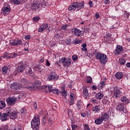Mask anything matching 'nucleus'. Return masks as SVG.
Listing matches in <instances>:
<instances>
[{
  "mask_svg": "<svg viewBox=\"0 0 130 130\" xmlns=\"http://www.w3.org/2000/svg\"><path fill=\"white\" fill-rule=\"evenodd\" d=\"M84 6L85 2H74L69 6L68 10L69 12H75L77 9V11H80L81 9H84Z\"/></svg>",
  "mask_w": 130,
  "mask_h": 130,
  "instance_id": "obj_1",
  "label": "nucleus"
},
{
  "mask_svg": "<svg viewBox=\"0 0 130 130\" xmlns=\"http://www.w3.org/2000/svg\"><path fill=\"white\" fill-rule=\"evenodd\" d=\"M93 55H95L96 59H99L102 64H104L107 62L108 60V58L106 54L103 53H99L97 51H94L93 52Z\"/></svg>",
  "mask_w": 130,
  "mask_h": 130,
  "instance_id": "obj_2",
  "label": "nucleus"
},
{
  "mask_svg": "<svg viewBox=\"0 0 130 130\" xmlns=\"http://www.w3.org/2000/svg\"><path fill=\"white\" fill-rule=\"evenodd\" d=\"M40 119L38 117H34L31 121V126L34 130L39 129Z\"/></svg>",
  "mask_w": 130,
  "mask_h": 130,
  "instance_id": "obj_3",
  "label": "nucleus"
},
{
  "mask_svg": "<svg viewBox=\"0 0 130 130\" xmlns=\"http://www.w3.org/2000/svg\"><path fill=\"white\" fill-rule=\"evenodd\" d=\"M17 101V98L15 96L8 97L6 99V102L8 106H14L16 104Z\"/></svg>",
  "mask_w": 130,
  "mask_h": 130,
  "instance_id": "obj_4",
  "label": "nucleus"
},
{
  "mask_svg": "<svg viewBox=\"0 0 130 130\" xmlns=\"http://www.w3.org/2000/svg\"><path fill=\"white\" fill-rule=\"evenodd\" d=\"M60 62H61L64 67H69L72 63V60L70 58H66V57H62L59 59Z\"/></svg>",
  "mask_w": 130,
  "mask_h": 130,
  "instance_id": "obj_5",
  "label": "nucleus"
},
{
  "mask_svg": "<svg viewBox=\"0 0 130 130\" xmlns=\"http://www.w3.org/2000/svg\"><path fill=\"white\" fill-rule=\"evenodd\" d=\"M71 32L73 34H74L75 36H77V37H80L81 36H83L84 35L83 31L80 30V29L77 28H74L71 29Z\"/></svg>",
  "mask_w": 130,
  "mask_h": 130,
  "instance_id": "obj_6",
  "label": "nucleus"
},
{
  "mask_svg": "<svg viewBox=\"0 0 130 130\" xmlns=\"http://www.w3.org/2000/svg\"><path fill=\"white\" fill-rule=\"evenodd\" d=\"M122 51H123L122 46L117 45L115 50L114 51V54H115V55H119L122 53Z\"/></svg>",
  "mask_w": 130,
  "mask_h": 130,
  "instance_id": "obj_7",
  "label": "nucleus"
},
{
  "mask_svg": "<svg viewBox=\"0 0 130 130\" xmlns=\"http://www.w3.org/2000/svg\"><path fill=\"white\" fill-rule=\"evenodd\" d=\"M21 88H22V85L17 82H14L11 85V88L13 90H20Z\"/></svg>",
  "mask_w": 130,
  "mask_h": 130,
  "instance_id": "obj_8",
  "label": "nucleus"
},
{
  "mask_svg": "<svg viewBox=\"0 0 130 130\" xmlns=\"http://www.w3.org/2000/svg\"><path fill=\"white\" fill-rule=\"evenodd\" d=\"M57 75L55 72H51L48 76L49 81H55L57 80Z\"/></svg>",
  "mask_w": 130,
  "mask_h": 130,
  "instance_id": "obj_9",
  "label": "nucleus"
},
{
  "mask_svg": "<svg viewBox=\"0 0 130 130\" xmlns=\"http://www.w3.org/2000/svg\"><path fill=\"white\" fill-rule=\"evenodd\" d=\"M116 109L118 111H121V112H123V113H126L127 111L126 109L124 108V106L122 105V104H120L118 106H116Z\"/></svg>",
  "mask_w": 130,
  "mask_h": 130,
  "instance_id": "obj_10",
  "label": "nucleus"
},
{
  "mask_svg": "<svg viewBox=\"0 0 130 130\" xmlns=\"http://www.w3.org/2000/svg\"><path fill=\"white\" fill-rule=\"evenodd\" d=\"M83 97L87 100L90 99V94H89V91L86 87H84L83 89Z\"/></svg>",
  "mask_w": 130,
  "mask_h": 130,
  "instance_id": "obj_11",
  "label": "nucleus"
},
{
  "mask_svg": "<svg viewBox=\"0 0 130 130\" xmlns=\"http://www.w3.org/2000/svg\"><path fill=\"white\" fill-rule=\"evenodd\" d=\"M121 88H118L115 90L114 97L115 98H119L120 96H121Z\"/></svg>",
  "mask_w": 130,
  "mask_h": 130,
  "instance_id": "obj_12",
  "label": "nucleus"
},
{
  "mask_svg": "<svg viewBox=\"0 0 130 130\" xmlns=\"http://www.w3.org/2000/svg\"><path fill=\"white\" fill-rule=\"evenodd\" d=\"M2 12L3 14H6V15H9L11 13V7L8 6L7 7H3L2 8Z\"/></svg>",
  "mask_w": 130,
  "mask_h": 130,
  "instance_id": "obj_13",
  "label": "nucleus"
},
{
  "mask_svg": "<svg viewBox=\"0 0 130 130\" xmlns=\"http://www.w3.org/2000/svg\"><path fill=\"white\" fill-rule=\"evenodd\" d=\"M17 70L18 73H23V72H24L25 70V68H24V64L23 63L20 62L18 64V67Z\"/></svg>",
  "mask_w": 130,
  "mask_h": 130,
  "instance_id": "obj_14",
  "label": "nucleus"
},
{
  "mask_svg": "<svg viewBox=\"0 0 130 130\" xmlns=\"http://www.w3.org/2000/svg\"><path fill=\"white\" fill-rule=\"evenodd\" d=\"M107 80V78H104V79H102L100 84L98 85L99 87L101 89L102 88H104V87H105V85H106Z\"/></svg>",
  "mask_w": 130,
  "mask_h": 130,
  "instance_id": "obj_15",
  "label": "nucleus"
},
{
  "mask_svg": "<svg viewBox=\"0 0 130 130\" xmlns=\"http://www.w3.org/2000/svg\"><path fill=\"white\" fill-rule=\"evenodd\" d=\"M48 27V24L47 23H45L41 25L40 27L39 28L38 31L39 32H43L44 30L47 29Z\"/></svg>",
  "mask_w": 130,
  "mask_h": 130,
  "instance_id": "obj_16",
  "label": "nucleus"
},
{
  "mask_svg": "<svg viewBox=\"0 0 130 130\" xmlns=\"http://www.w3.org/2000/svg\"><path fill=\"white\" fill-rule=\"evenodd\" d=\"M8 115L6 113H0V119L2 121H6L8 118Z\"/></svg>",
  "mask_w": 130,
  "mask_h": 130,
  "instance_id": "obj_17",
  "label": "nucleus"
},
{
  "mask_svg": "<svg viewBox=\"0 0 130 130\" xmlns=\"http://www.w3.org/2000/svg\"><path fill=\"white\" fill-rule=\"evenodd\" d=\"M95 98L96 99H99V100H101L102 98H103V96L104 95H103V91H100L98 93L95 94Z\"/></svg>",
  "mask_w": 130,
  "mask_h": 130,
  "instance_id": "obj_18",
  "label": "nucleus"
},
{
  "mask_svg": "<svg viewBox=\"0 0 130 130\" xmlns=\"http://www.w3.org/2000/svg\"><path fill=\"white\" fill-rule=\"evenodd\" d=\"M40 7V4L38 3H35L31 6V10H33V11H36V9H39Z\"/></svg>",
  "mask_w": 130,
  "mask_h": 130,
  "instance_id": "obj_19",
  "label": "nucleus"
},
{
  "mask_svg": "<svg viewBox=\"0 0 130 130\" xmlns=\"http://www.w3.org/2000/svg\"><path fill=\"white\" fill-rule=\"evenodd\" d=\"M8 116H10L11 119H16L17 117V112L13 111Z\"/></svg>",
  "mask_w": 130,
  "mask_h": 130,
  "instance_id": "obj_20",
  "label": "nucleus"
},
{
  "mask_svg": "<svg viewBox=\"0 0 130 130\" xmlns=\"http://www.w3.org/2000/svg\"><path fill=\"white\" fill-rule=\"evenodd\" d=\"M106 38L107 42H108L109 44L114 43V40L113 39V38L111 37L110 35H107Z\"/></svg>",
  "mask_w": 130,
  "mask_h": 130,
  "instance_id": "obj_21",
  "label": "nucleus"
},
{
  "mask_svg": "<svg viewBox=\"0 0 130 130\" xmlns=\"http://www.w3.org/2000/svg\"><path fill=\"white\" fill-rule=\"evenodd\" d=\"M103 121H107V120L109 118V116L107 113H105L102 115V116L101 117Z\"/></svg>",
  "mask_w": 130,
  "mask_h": 130,
  "instance_id": "obj_22",
  "label": "nucleus"
},
{
  "mask_svg": "<svg viewBox=\"0 0 130 130\" xmlns=\"http://www.w3.org/2000/svg\"><path fill=\"white\" fill-rule=\"evenodd\" d=\"M115 77L117 80H120L123 77V74L122 72H118L115 75Z\"/></svg>",
  "mask_w": 130,
  "mask_h": 130,
  "instance_id": "obj_23",
  "label": "nucleus"
},
{
  "mask_svg": "<svg viewBox=\"0 0 130 130\" xmlns=\"http://www.w3.org/2000/svg\"><path fill=\"white\" fill-rule=\"evenodd\" d=\"M102 122H103V120L101 117L97 118L94 121V123H95V124H101Z\"/></svg>",
  "mask_w": 130,
  "mask_h": 130,
  "instance_id": "obj_24",
  "label": "nucleus"
},
{
  "mask_svg": "<svg viewBox=\"0 0 130 130\" xmlns=\"http://www.w3.org/2000/svg\"><path fill=\"white\" fill-rule=\"evenodd\" d=\"M9 68L8 67L5 66L2 68V73L4 74V75H7V74H9Z\"/></svg>",
  "mask_w": 130,
  "mask_h": 130,
  "instance_id": "obj_25",
  "label": "nucleus"
},
{
  "mask_svg": "<svg viewBox=\"0 0 130 130\" xmlns=\"http://www.w3.org/2000/svg\"><path fill=\"white\" fill-rule=\"evenodd\" d=\"M13 110H12V108L11 107H8L6 108V113H5V114H7V116H9V115H10L12 112Z\"/></svg>",
  "mask_w": 130,
  "mask_h": 130,
  "instance_id": "obj_26",
  "label": "nucleus"
},
{
  "mask_svg": "<svg viewBox=\"0 0 130 130\" xmlns=\"http://www.w3.org/2000/svg\"><path fill=\"white\" fill-rule=\"evenodd\" d=\"M92 111H95L97 113L100 112V109L99 108V106H95L94 107H93Z\"/></svg>",
  "mask_w": 130,
  "mask_h": 130,
  "instance_id": "obj_27",
  "label": "nucleus"
},
{
  "mask_svg": "<svg viewBox=\"0 0 130 130\" xmlns=\"http://www.w3.org/2000/svg\"><path fill=\"white\" fill-rule=\"evenodd\" d=\"M6 107V102L4 101H0V109H3Z\"/></svg>",
  "mask_w": 130,
  "mask_h": 130,
  "instance_id": "obj_28",
  "label": "nucleus"
},
{
  "mask_svg": "<svg viewBox=\"0 0 130 130\" xmlns=\"http://www.w3.org/2000/svg\"><path fill=\"white\" fill-rule=\"evenodd\" d=\"M102 102L103 104H105V105H107V104H109V100H108V99L107 98H106V99H104L102 100Z\"/></svg>",
  "mask_w": 130,
  "mask_h": 130,
  "instance_id": "obj_29",
  "label": "nucleus"
},
{
  "mask_svg": "<svg viewBox=\"0 0 130 130\" xmlns=\"http://www.w3.org/2000/svg\"><path fill=\"white\" fill-rule=\"evenodd\" d=\"M125 59L123 58H120L119 59V63L121 66H123L125 63Z\"/></svg>",
  "mask_w": 130,
  "mask_h": 130,
  "instance_id": "obj_30",
  "label": "nucleus"
},
{
  "mask_svg": "<svg viewBox=\"0 0 130 130\" xmlns=\"http://www.w3.org/2000/svg\"><path fill=\"white\" fill-rule=\"evenodd\" d=\"M23 42L21 40H17L15 41V46H18V45H22Z\"/></svg>",
  "mask_w": 130,
  "mask_h": 130,
  "instance_id": "obj_31",
  "label": "nucleus"
},
{
  "mask_svg": "<svg viewBox=\"0 0 130 130\" xmlns=\"http://www.w3.org/2000/svg\"><path fill=\"white\" fill-rule=\"evenodd\" d=\"M82 50H83V51H87V44H86V43H84V44H83L82 45Z\"/></svg>",
  "mask_w": 130,
  "mask_h": 130,
  "instance_id": "obj_32",
  "label": "nucleus"
},
{
  "mask_svg": "<svg viewBox=\"0 0 130 130\" xmlns=\"http://www.w3.org/2000/svg\"><path fill=\"white\" fill-rule=\"evenodd\" d=\"M92 77H90V76H88L86 78V82L87 83V84H91L92 83Z\"/></svg>",
  "mask_w": 130,
  "mask_h": 130,
  "instance_id": "obj_33",
  "label": "nucleus"
},
{
  "mask_svg": "<svg viewBox=\"0 0 130 130\" xmlns=\"http://www.w3.org/2000/svg\"><path fill=\"white\" fill-rule=\"evenodd\" d=\"M45 88H46V91L47 92H51L52 91V85H50V86H46Z\"/></svg>",
  "mask_w": 130,
  "mask_h": 130,
  "instance_id": "obj_34",
  "label": "nucleus"
},
{
  "mask_svg": "<svg viewBox=\"0 0 130 130\" xmlns=\"http://www.w3.org/2000/svg\"><path fill=\"white\" fill-rule=\"evenodd\" d=\"M26 72L27 74H29V76H32V75H33V71H32V69L30 68L26 69Z\"/></svg>",
  "mask_w": 130,
  "mask_h": 130,
  "instance_id": "obj_35",
  "label": "nucleus"
},
{
  "mask_svg": "<svg viewBox=\"0 0 130 130\" xmlns=\"http://www.w3.org/2000/svg\"><path fill=\"white\" fill-rule=\"evenodd\" d=\"M15 43H16V41L14 40H11L9 42V44L10 45H11V46H16Z\"/></svg>",
  "mask_w": 130,
  "mask_h": 130,
  "instance_id": "obj_36",
  "label": "nucleus"
},
{
  "mask_svg": "<svg viewBox=\"0 0 130 130\" xmlns=\"http://www.w3.org/2000/svg\"><path fill=\"white\" fill-rule=\"evenodd\" d=\"M27 89L29 90L30 91H32L34 88H35V86L33 85V84L29 83V86H27Z\"/></svg>",
  "mask_w": 130,
  "mask_h": 130,
  "instance_id": "obj_37",
  "label": "nucleus"
},
{
  "mask_svg": "<svg viewBox=\"0 0 130 130\" xmlns=\"http://www.w3.org/2000/svg\"><path fill=\"white\" fill-rule=\"evenodd\" d=\"M60 92L61 93L62 96H64V97H66V96L68 95V93H67V92H68V91L67 90H64L62 89Z\"/></svg>",
  "mask_w": 130,
  "mask_h": 130,
  "instance_id": "obj_38",
  "label": "nucleus"
},
{
  "mask_svg": "<svg viewBox=\"0 0 130 130\" xmlns=\"http://www.w3.org/2000/svg\"><path fill=\"white\" fill-rule=\"evenodd\" d=\"M21 83H22V84H27L28 83V80L26 79L25 78H21L20 79Z\"/></svg>",
  "mask_w": 130,
  "mask_h": 130,
  "instance_id": "obj_39",
  "label": "nucleus"
},
{
  "mask_svg": "<svg viewBox=\"0 0 130 130\" xmlns=\"http://www.w3.org/2000/svg\"><path fill=\"white\" fill-rule=\"evenodd\" d=\"M123 16L124 18H126L127 19L129 17V13H127L126 11H124Z\"/></svg>",
  "mask_w": 130,
  "mask_h": 130,
  "instance_id": "obj_40",
  "label": "nucleus"
},
{
  "mask_svg": "<svg viewBox=\"0 0 130 130\" xmlns=\"http://www.w3.org/2000/svg\"><path fill=\"white\" fill-rule=\"evenodd\" d=\"M51 92H52L54 94H56L57 95H58V94H59V90L58 89H52Z\"/></svg>",
  "mask_w": 130,
  "mask_h": 130,
  "instance_id": "obj_41",
  "label": "nucleus"
},
{
  "mask_svg": "<svg viewBox=\"0 0 130 130\" xmlns=\"http://www.w3.org/2000/svg\"><path fill=\"white\" fill-rule=\"evenodd\" d=\"M12 2L15 5H20L21 4V0H12Z\"/></svg>",
  "mask_w": 130,
  "mask_h": 130,
  "instance_id": "obj_42",
  "label": "nucleus"
},
{
  "mask_svg": "<svg viewBox=\"0 0 130 130\" xmlns=\"http://www.w3.org/2000/svg\"><path fill=\"white\" fill-rule=\"evenodd\" d=\"M33 86H34V87H36V86L38 85H41V82L38 81H35L34 84H32Z\"/></svg>",
  "mask_w": 130,
  "mask_h": 130,
  "instance_id": "obj_43",
  "label": "nucleus"
},
{
  "mask_svg": "<svg viewBox=\"0 0 130 130\" xmlns=\"http://www.w3.org/2000/svg\"><path fill=\"white\" fill-rule=\"evenodd\" d=\"M47 119H48L49 124H51V123H52V120L51 119V117L48 116L47 117Z\"/></svg>",
  "mask_w": 130,
  "mask_h": 130,
  "instance_id": "obj_44",
  "label": "nucleus"
},
{
  "mask_svg": "<svg viewBox=\"0 0 130 130\" xmlns=\"http://www.w3.org/2000/svg\"><path fill=\"white\" fill-rule=\"evenodd\" d=\"M71 43H72V38L67 39L66 41V43H67L68 45H70L71 44Z\"/></svg>",
  "mask_w": 130,
  "mask_h": 130,
  "instance_id": "obj_45",
  "label": "nucleus"
},
{
  "mask_svg": "<svg viewBox=\"0 0 130 130\" xmlns=\"http://www.w3.org/2000/svg\"><path fill=\"white\" fill-rule=\"evenodd\" d=\"M20 113H21V114H25V113H27V110L25 109H22L20 110Z\"/></svg>",
  "mask_w": 130,
  "mask_h": 130,
  "instance_id": "obj_46",
  "label": "nucleus"
},
{
  "mask_svg": "<svg viewBox=\"0 0 130 130\" xmlns=\"http://www.w3.org/2000/svg\"><path fill=\"white\" fill-rule=\"evenodd\" d=\"M35 69H36L38 71H41V65H37L36 66H35Z\"/></svg>",
  "mask_w": 130,
  "mask_h": 130,
  "instance_id": "obj_47",
  "label": "nucleus"
},
{
  "mask_svg": "<svg viewBox=\"0 0 130 130\" xmlns=\"http://www.w3.org/2000/svg\"><path fill=\"white\" fill-rule=\"evenodd\" d=\"M70 100H75V94H74V93H71L70 95Z\"/></svg>",
  "mask_w": 130,
  "mask_h": 130,
  "instance_id": "obj_48",
  "label": "nucleus"
},
{
  "mask_svg": "<svg viewBox=\"0 0 130 130\" xmlns=\"http://www.w3.org/2000/svg\"><path fill=\"white\" fill-rule=\"evenodd\" d=\"M72 59L74 61H76L77 59H78V56L77 55H74L72 56Z\"/></svg>",
  "mask_w": 130,
  "mask_h": 130,
  "instance_id": "obj_49",
  "label": "nucleus"
},
{
  "mask_svg": "<svg viewBox=\"0 0 130 130\" xmlns=\"http://www.w3.org/2000/svg\"><path fill=\"white\" fill-rule=\"evenodd\" d=\"M40 19V17H39V16L35 17L33 18V21H34V22H37V21H38Z\"/></svg>",
  "mask_w": 130,
  "mask_h": 130,
  "instance_id": "obj_50",
  "label": "nucleus"
},
{
  "mask_svg": "<svg viewBox=\"0 0 130 130\" xmlns=\"http://www.w3.org/2000/svg\"><path fill=\"white\" fill-rule=\"evenodd\" d=\"M69 105H74V100H70L68 101Z\"/></svg>",
  "mask_w": 130,
  "mask_h": 130,
  "instance_id": "obj_51",
  "label": "nucleus"
},
{
  "mask_svg": "<svg viewBox=\"0 0 130 130\" xmlns=\"http://www.w3.org/2000/svg\"><path fill=\"white\" fill-rule=\"evenodd\" d=\"M17 56H18V54L16 53L11 54V58H14V57H17Z\"/></svg>",
  "mask_w": 130,
  "mask_h": 130,
  "instance_id": "obj_52",
  "label": "nucleus"
},
{
  "mask_svg": "<svg viewBox=\"0 0 130 130\" xmlns=\"http://www.w3.org/2000/svg\"><path fill=\"white\" fill-rule=\"evenodd\" d=\"M85 115H86L87 117H89V116H90V115H91V112H90V111H86Z\"/></svg>",
  "mask_w": 130,
  "mask_h": 130,
  "instance_id": "obj_53",
  "label": "nucleus"
},
{
  "mask_svg": "<svg viewBox=\"0 0 130 130\" xmlns=\"http://www.w3.org/2000/svg\"><path fill=\"white\" fill-rule=\"evenodd\" d=\"M84 127L85 130H90V127H89V126L86 124L84 125Z\"/></svg>",
  "mask_w": 130,
  "mask_h": 130,
  "instance_id": "obj_54",
  "label": "nucleus"
},
{
  "mask_svg": "<svg viewBox=\"0 0 130 130\" xmlns=\"http://www.w3.org/2000/svg\"><path fill=\"white\" fill-rule=\"evenodd\" d=\"M126 96H122L121 99V101H122V102H125V101H126Z\"/></svg>",
  "mask_w": 130,
  "mask_h": 130,
  "instance_id": "obj_55",
  "label": "nucleus"
},
{
  "mask_svg": "<svg viewBox=\"0 0 130 130\" xmlns=\"http://www.w3.org/2000/svg\"><path fill=\"white\" fill-rule=\"evenodd\" d=\"M4 58H7V59H10L12 57V56H8V55H5L3 56Z\"/></svg>",
  "mask_w": 130,
  "mask_h": 130,
  "instance_id": "obj_56",
  "label": "nucleus"
},
{
  "mask_svg": "<svg viewBox=\"0 0 130 130\" xmlns=\"http://www.w3.org/2000/svg\"><path fill=\"white\" fill-rule=\"evenodd\" d=\"M78 127V125L75 124H72V128L73 130H75Z\"/></svg>",
  "mask_w": 130,
  "mask_h": 130,
  "instance_id": "obj_57",
  "label": "nucleus"
},
{
  "mask_svg": "<svg viewBox=\"0 0 130 130\" xmlns=\"http://www.w3.org/2000/svg\"><path fill=\"white\" fill-rule=\"evenodd\" d=\"M68 114L69 115V116L72 115V110H71L70 109H68Z\"/></svg>",
  "mask_w": 130,
  "mask_h": 130,
  "instance_id": "obj_58",
  "label": "nucleus"
},
{
  "mask_svg": "<svg viewBox=\"0 0 130 130\" xmlns=\"http://www.w3.org/2000/svg\"><path fill=\"white\" fill-rule=\"evenodd\" d=\"M33 106L35 109H37V103L36 102L34 103Z\"/></svg>",
  "mask_w": 130,
  "mask_h": 130,
  "instance_id": "obj_59",
  "label": "nucleus"
},
{
  "mask_svg": "<svg viewBox=\"0 0 130 130\" xmlns=\"http://www.w3.org/2000/svg\"><path fill=\"white\" fill-rule=\"evenodd\" d=\"M109 3H110V0H105L104 2V4H105V5H108Z\"/></svg>",
  "mask_w": 130,
  "mask_h": 130,
  "instance_id": "obj_60",
  "label": "nucleus"
},
{
  "mask_svg": "<svg viewBox=\"0 0 130 130\" xmlns=\"http://www.w3.org/2000/svg\"><path fill=\"white\" fill-rule=\"evenodd\" d=\"M67 27H68V25H62L61 29L62 30H66V29H67Z\"/></svg>",
  "mask_w": 130,
  "mask_h": 130,
  "instance_id": "obj_61",
  "label": "nucleus"
},
{
  "mask_svg": "<svg viewBox=\"0 0 130 130\" xmlns=\"http://www.w3.org/2000/svg\"><path fill=\"white\" fill-rule=\"evenodd\" d=\"M89 7L90 8H92L93 7V6H94V5L93 4V2L91 1H89Z\"/></svg>",
  "mask_w": 130,
  "mask_h": 130,
  "instance_id": "obj_62",
  "label": "nucleus"
},
{
  "mask_svg": "<svg viewBox=\"0 0 130 130\" xmlns=\"http://www.w3.org/2000/svg\"><path fill=\"white\" fill-rule=\"evenodd\" d=\"M43 122L44 124H45V123H46V116L43 117Z\"/></svg>",
  "mask_w": 130,
  "mask_h": 130,
  "instance_id": "obj_63",
  "label": "nucleus"
},
{
  "mask_svg": "<svg viewBox=\"0 0 130 130\" xmlns=\"http://www.w3.org/2000/svg\"><path fill=\"white\" fill-rule=\"evenodd\" d=\"M31 38V36L30 35H27L25 36L26 40H29Z\"/></svg>",
  "mask_w": 130,
  "mask_h": 130,
  "instance_id": "obj_64",
  "label": "nucleus"
}]
</instances>
